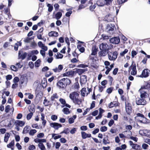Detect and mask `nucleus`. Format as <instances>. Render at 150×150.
I'll return each instance as SVG.
<instances>
[{"instance_id": "4468645a", "label": "nucleus", "mask_w": 150, "mask_h": 150, "mask_svg": "<svg viewBox=\"0 0 150 150\" xmlns=\"http://www.w3.org/2000/svg\"><path fill=\"white\" fill-rule=\"evenodd\" d=\"M87 76L85 75H82L80 77V83L82 85L83 84H85L87 82Z\"/></svg>"}, {"instance_id": "6e6552de", "label": "nucleus", "mask_w": 150, "mask_h": 150, "mask_svg": "<svg viewBox=\"0 0 150 150\" xmlns=\"http://www.w3.org/2000/svg\"><path fill=\"white\" fill-rule=\"evenodd\" d=\"M130 67L132 68V71L131 72V75L135 76L137 74V70H136L135 63L133 61L132 62Z\"/></svg>"}, {"instance_id": "864d4df0", "label": "nucleus", "mask_w": 150, "mask_h": 150, "mask_svg": "<svg viewBox=\"0 0 150 150\" xmlns=\"http://www.w3.org/2000/svg\"><path fill=\"white\" fill-rule=\"evenodd\" d=\"M149 145L143 143L142 145V148L144 149H148Z\"/></svg>"}, {"instance_id": "cd10ccee", "label": "nucleus", "mask_w": 150, "mask_h": 150, "mask_svg": "<svg viewBox=\"0 0 150 150\" xmlns=\"http://www.w3.org/2000/svg\"><path fill=\"white\" fill-rule=\"evenodd\" d=\"M77 47L81 53H83L85 51L84 48L83 47H82L81 45L78 44L77 46Z\"/></svg>"}, {"instance_id": "7c9ffc66", "label": "nucleus", "mask_w": 150, "mask_h": 150, "mask_svg": "<svg viewBox=\"0 0 150 150\" xmlns=\"http://www.w3.org/2000/svg\"><path fill=\"white\" fill-rule=\"evenodd\" d=\"M62 13L60 12H57L55 15V18L57 20H59L62 16Z\"/></svg>"}, {"instance_id": "4be33fe9", "label": "nucleus", "mask_w": 150, "mask_h": 150, "mask_svg": "<svg viewBox=\"0 0 150 150\" xmlns=\"http://www.w3.org/2000/svg\"><path fill=\"white\" fill-rule=\"evenodd\" d=\"M48 35L50 37H57L59 35L58 32L54 31H51L48 33Z\"/></svg>"}, {"instance_id": "473e14b6", "label": "nucleus", "mask_w": 150, "mask_h": 150, "mask_svg": "<svg viewBox=\"0 0 150 150\" xmlns=\"http://www.w3.org/2000/svg\"><path fill=\"white\" fill-rule=\"evenodd\" d=\"M62 111L64 112V113L65 114H68L70 113L69 110V109L67 108H64L62 110Z\"/></svg>"}, {"instance_id": "37998d69", "label": "nucleus", "mask_w": 150, "mask_h": 150, "mask_svg": "<svg viewBox=\"0 0 150 150\" xmlns=\"http://www.w3.org/2000/svg\"><path fill=\"white\" fill-rule=\"evenodd\" d=\"M127 1V0H117V2L119 5H120L124 4Z\"/></svg>"}, {"instance_id": "79ce46f5", "label": "nucleus", "mask_w": 150, "mask_h": 150, "mask_svg": "<svg viewBox=\"0 0 150 150\" xmlns=\"http://www.w3.org/2000/svg\"><path fill=\"white\" fill-rule=\"evenodd\" d=\"M33 115V112H30L28 113L27 115L26 118L28 120H30L32 117Z\"/></svg>"}, {"instance_id": "a19ab883", "label": "nucleus", "mask_w": 150, "mask_h": 150, "mask_svg": "<svg viewBox=\"0 0 150 150\" xmlns=\"http://www.w3.org/2000/svg\"><path fill=\"white\" fill-rule=\"evenodd\" d=\"M69 128H65L63 131L61 132L60 134H62V133H65L66 134H67L69 133Z\"/></svg>"}, {"instance_id": "2f4dec72", "label": "nucleus", "mask_w": 150, "mask_h": 150, "mask_svg": "<svg viewBox=\"0 0 150 150\" xmlns=\"http://www.w3.org/2000/svg\"><path fill=\"white\" fill-rule=\"evenodd\" d=\"M107 29H108V32L110 33H113L114 32V27L112 26V27H110L109 25L107 26Z\"/></svg>"}, {"instance_id": "de8ad7c7", "label": "nucleus", "mask_w": 150, "mask_h": 150, "mask_svg": "<svg viewBox=\"0 0 150 150\" xmlns=\"http://www.w3.org/2000/svg\"><path fill=\"white\" fill-rule=\"evenodd\" d=\"M79 61L78 58L77 57L74 58L71 60V62L72 63H76Z\"/></svg>"}, {"instance_id": "a211bd4d", "label": "nucleus", "mask_w": 150, "mask_h": 150, "mask_svg": "<svg viewBox=\"0 0 150 150\" xmlns=\"http://www.w3.org/2000/svg\"><path fill=\"white\" fill-rule=\"evenodd\" d=\"M120 103L118 102H111L110 103L108 104V106L109 108H112L113 107H117L119 106Z\"/></svg>"}, {"instance_id": "393cba45", "label": "nucleus", "mask_w": 150, "mask_h": 150, "mask_svg": "<svg viewBox=\"0 0 150 150\" xmlns=\"http://www.w3.org/2000/svg\"><path fill=\"white\" fill-rule=\"evenodd\" d=\"M87 71V69H77L76 70V72L79 75H81L82 73H83L86 71Z\"/></svg>"}, {"instance_id": "a878e982", "label": "nucleus", "mask_w": 150, "mask_h": 150, "mask_svg": "<svg viewBox=\"0 0 150 150\" xmlns=\"http://www.w3.org/2000/svg\"><path fill=\"white\" fill-rule=\"evenodd\" d=\"M142 131L143 133V135L149 137H150V131H149L147 130H144Z\"/></svg>"}, {"instance_id": "6ab92c4d", "label": "nucleus", "mask_w": 150, "mask_h": 150, "mask_svg": "<svg viewBox=\"0 0 150 150\" xmlns=\"http://www.w3.org/2000/svg\"><path fill=\"white\" fill-rule=\"evenodd\" d=\"M100 51L98 53V56L99 57H104L107 55V51L103 50H100Z\"/></svg>"}, {"instance_id": "72a5a7b5", "label": "nucleus", "mask_w": 150, "mask_h": 150, "mask_svg": "<svg viewBox=\"0 0 150 150\" xmlns=\"http://www.w3.org/2000/svg\"><path fill=\"white\" fill-rule=\"evenodd\" d=\"M29 131V126H25L24 129L23 131V133L26 134Z\"/></svg>"}, {"instance_id": "052dcab7", "label": "nucleus", "mask_w": 150, "mask_h": 150, "mask_svg": "<svg viewBox=\"0 0 150 150\" xmlns=\"http://www.w3.org/2000/svg\"><path fill=\"white\" fill-rule=\"evenodd\" d=\"M35 110V107L34 105L33 106H31L30 109L29 110V111L30 112H34Z\"/></svg>"}, {"instance_id": "dca6fc26", "label": "nucleus", "mask_w": 150, "mask_h": 150, "mask_svg": "<svg viewBox=\"0 0 150 150\" xmlns=\"http://www.w3.org/2000/svg\"><path fill=\"white\" fill-rule=\"evenodd\" d=\"M139 91L140 93V96L141 98H143L145 99L147 98V96L148 95V94L146 92H145L143 90L139 91Z\"/></svg>"}, {"instance_id": "b1692460", "label": "nucleus", "mask_w": 150, "mask_h": 150, "mask_svg": "<svg viewBox=\"0 0 150 150\" xmlns=\"http://www.w3.org/2000/svg\"><path fill=\"white\" fill-rule=\"evenodd\" d=\"M98 51V48H97L95 46L93 47L92 49V53L91 54V55H95L97 54Z\"/></svg>"}, {"instance_id": "c9c22d12", "label": "nucleus", "mask_w": 150, "mask_h": 150, "mask_svg": "<svg viewBox=\"0 0 150 150\" xmlns=\"http://www.w3.org/2000/svg\"><path fill=\"white\" fill-rule=\"evenodd\" d=\"M25 123L23 121L18 120L17 121V125L20 126L21 127L23 126L25 124Z\"/></svg>"}, {"instance_id": "69168bd1", "label": "nucleus", "mask_w": 150, "mask_h": 150, "mask_svg": "<svg viewBox=\"0 0 150 150\" xmlns=\"http://www.w3.org/2000/svg\"><path fill=\"white\" fill-rule=\"evenodd\" d=\"M45 23V21L42 20H41V21H40V22L38 23L37 24V25L39 26H40L41 25H43V24H44V23Z\"/></svg>"}, {"instance_id": "ddd939ff", "label": "nucleus", "mask_w": 150, "mask_h": 150, "mask_svg": "<svg viewBox=\"0 0 150 150\" xmlns=\"http://www.w3.org/2000/svg\"><path fill=\"white\" fill-rule=\"evenodd\" d=\"M59 101L63 105L62 106V107L66 106V107L69 108H71V106L70 105H69L68 104L66 103V102L64 99L62 98H60L59 99Z\"/></svg>"}, {"instance_id": "f704fd0d", "label": "nucleus", "mask_w": 150, "mask_h": 150, "mask_svg": "<svg viewBox=\"0 0 150 150\" xmlns=\"http://www.w3.org/2000/svg\"><path fill=\"white\" fill-rule=\"evenodd\" d=\"M50 101H48L47 100L46 98L44 100L43 104L45 106H47L50 105Z\"/></svg>"}, {"instance_id": "4d7b16f0", "label": "nucleus", "mask_w": 150, "mask_h": 150, "mask_svg": "<svg viewBox=\"0 0 150 150\" xmlns=\"http://www.w3.org/2000/svg\"><path fill=\"white\" fill-rule=\"evenodd\" d=\"M108 81L106 80H105L102 81L101 82V84L103 86H105V85L107 84Z\"/></svg>"}, {"instance_id": "f03ea898", "label": "nucleus", "mask_w": 150, "mask_h": 150, "mask_svg": "<svg viewBox=\"0 0 150 150\" xmlns=\"http://www.w3.org/2000/svg\"><path fill=\"white\" fill-rule=\"evenodd\" d=\"M79 95L78 93L74 91L70 94L69 97L75 104L80 105L81 102V99L80 100L78 98Z\"/></svg>"}, {"instance_id": "c85d7f7f", "label": "nucleus", "mask_w": 150, "mask_h": 150, "mask_svg": "<svg viewBox=\"0 0 150 150\" xmlns=\"http://www.w3.org/2000/svg\"><path fill=\"white\" fill-rule=\"evenodd\" d=\"M10 134L8 132H6L5 134L4 138V142L7 143L8 141L9 138L10 137Z\"/></svg>"}, {"instance_id": "5fc2aeb1", "label": "nucleus", "mask_w": 150, "mask_h": 150, "mask_svg": "<svg viewBox=\"0 0 150 150\" xmlns=\"http://www.w3.org/2000/svg\"><path fill=\"white\" fill-rule=\"evenodd\" d=\"M128 52V50L127 49H125L124 50L120 53V55L122 56H124L125 54Z\"/></svg>"}, {"instance_id": "0e129e2a", "label": "nucleus", "mask_w": 150, "mask_h": 150, "mask_svg": "<svg viewBox=\"0 0 150 150\" xmlns=\"http://www.w3.org/2000/svg\"><path fill=\"white\" fill-rule=\"evenodd\" d=\"M79 88V85L78 82H76L74 83V88L78 89Z\"/></svg>"}, {"instance_id": "09e8293b", "label": "nucleus", "mask_w": 150, "mask_h": 150, "mask_svg": "<svg viewBox=\"0 0 150 150\" xmlns=\"http://www.w3.org/2000/svg\"><path fill=\"white\" fill-rule=\"evenodd\" d=\"M56 134H53L52 135V137H54V139L55 140L60 138L61 137V135H58L57 136H54L56 135Z\"/></svg>"}, {"instance_id": "423d86ee", "label": "nucleus", "mask_w": 150, "mask_h": 150, "mask_svg": "<svg viewBox=\"0 0 150 150\" xmlns=\"http://www.w3.org/2000/svg\"><path fill=\"white\" fill-rule=\"evenodd\" d=\"M129 143L130 146H132V148L136 150H141L142 149L141 146L137 144H134L132 141H129Z\"/></svg>"}, {"instance_id": "1a4fd4ad", "label": "nucleus", "mask_w": 150, "mask_h": 150, "mask_svg": "<svg viewBox=\"0 0 150 150\" xmlns=\"http://www.w3.org/2000/svg\"><path fill=\"white\" fill-rule=\"evenodd\" d=\"M136 104L137 105H145L147 103V102L145 99L144 98H139L138 100H136Z\"/></svg>"}, {"instance_id": "f3484780", "label": "nucleus", "mask_w": 150, "mask_h": 150, "mask_svg": "<svg viewBox=\"0 0 150 150\" xmlns=\"http://www.w3.org/2000/svg\"><path fill=\"white\" fill-rule=\"evenodd\" d=\"M23 52L21 51H19L18 53V57L19 59L21 58L23 60L24 59L25 57H26L27 53L25 52L23 54H21V53Z\"/></svg>"}, {"instance_id": "8fccbe9b", "label": "nucleus", "mask_w": 150, "mask_h": 150, "mask_svg": "<svg viewBox=\"0 0 150 150\" xmlns=\"http://www.w3.org/2000/svg\"><path fill=\"white\" fill-rule=\"evenodd\" d=\"M137 52L134 50H133L131 52V56L132 57V58H133L135 57V56H136L137 54Z\"/></svg>"}, {"instance_id": "603ef678", "label": "nucleus", "mask_w": 150, "mask_h": 150, "mask_svg": "<svg viewBox=\"0 0 150 150\" xmlns=\"http://www.w3.org/2000/svg\"><path fill=\"white\" fill-rule=\"evenodd\" d=\"M57 55H56L57 59H62L63 57V55L58 52L57 53Z\"/></svg>"}, {"instance_id": "5701e85b", "label": "nucleus", "mask_w": 150, "mask_h": 150, "mask_svg": "<svg viewBox=\"0 0 150 150\" xmlns=\"http://www.w3.org/2000/svg\"><path fill=\"white\" fill-rule=\"evenodd\" d=\"M103 143L105 145L109 144L110 143V141L109 140V137L108 135H106L103 139Z\"/></svg>"}, {"instance_id": "49530a36", "label": "nucleus", "mask_w": 150, "mask_h": 150, "mask_svg": "<svg viewBox=\"0 0 150 150\" xmlns=\"http://www.w3.org/2000/svg\"><path fill=\"white\" fill-rule=\"evenodd\" d=\"M11 69L14 71H18V68L14 65H11L10 67Z\"/></svg>"}, {"instance_id": "3c124183", "label": "nucleus", "mask_w": 150, "mask_h": 150, "mask_svg": "<svg viewBox=\"0 0 150 150\" xmlns=\"http://www.w3.org/2000/svg\"><path fill=\"white\" fill-rule=\"evenodd\" d=\"M72 54L74 57L78 58L79 54L76 52V50L72 53Z\"/></svg>"}, {"instance_id": "20e7f679", "label": "nucleus", "mask_w": 150, "mask_h": 150, "mask_svg": "<svg viewBox=\"0 0 150 150\" xmlns=\"http://www.w3.org/2000/svg\"><path fill=\"white\" fill-rule=\"evenodd\" d=\"M100 50H103L107 51V53L109 52L110 47L106 43H102L99 46Z\"/></svg>"}, {"instance_id": "2eb2a0df", "label": "nucleus", "mask_w": 150, "mask_h": 150, "mask_svg": "<svg viewBox=\"0 0 150 150\" xmlns=\"http://www.w3.org/2000/svg\"><path fill=\"white\" fill-rule=\"evenodd\" d=\"M63 66L61 64L59 65L58 67H56L55 68L52 69V70L55 73H59L61 72L63 69Z\"/></svg>"}, {"instance_id": "680f3d73", "label": "nucleus", "mask_w": 150, "mask_h": 150, "mask_svg": "<svg viewBox=\"0 0 150 150\" xmlns=\"http://www.w3.org/2000/svg\"><path fill=\"white\" fill-rule=\"evenodd\" d=\"M105 88V86H101L99 85L98 86L99 91L101 92L103 91V89Z\"/></svg>"}, {"instance_id": "0eeeda50", "label": "nucleus", "mask_w": 150, "mask_h": 150, "mask_svg": "<svg viewBox=\"0 0 150 150\" xmlns=\"http://www.w3.org/2000/svg\"><path fill=\"white\" fill-rule=\"evenodd\" d=\"M144 89H150V82L149 81H145L144 85L141 86V88L139 89V91Z\"/></svg>"}, {"instance_id": "6e6d98bb", "label": "nucleus", "mask_w": 150, "mask_h": 150, "mask_svg": "<svg viewBox=\"0 0 150 150\" xmlns=\"http://www.w3.org/2000/svg\"><path fill=\"white\" fill-rule=\"evenodd\" d=\"M107 130V127L105 126L101 127L100 128V130L102 132H104L106 131Z\"/></svg>"}, {"instance_id": "f257e3e1", "label": "nucleus", "mask_w": 150, "mask_h": 150, "mask_svg": "<svg viewBox=\"0 0 150 150\" xmlns=\"http://www.w3.org/2000/svg\"><path fill=\"white\" fill-rule=\"evenodd\" d=\"M71 83L70 79L66 78H63L59 80L57 83V85L60 89H64L67 85H69Z\"/></svg>"}, {"instance_id": "4c0bfd02", "label": "nucleus", "mask_w": 150, "mask_h": 150, "mask_svg": "<svg viewBox=\"0 0 150 150\" xmlns=\"http://www.w3.org/2000/svg\"><path fill=\"white\" fill-rule=\"evenodd\" d=\"M39 148L42 150H45L46 149L45 147L42 143H40L38 145Z\"/></svg>"}, {"instance_id": "aec40b11", "label": "nucleus", "mask_w": 150, "mask_h": 150, "mask_svg": "<svg viewBox=\"0 0 150 150\" xmlns=\"http://www.w3.org/2000/svg\"><path fill=\"white\" fill-rule=\"evenodd\" d=\"M81 134L83 139H85L87 137L90 138L91 137V134H87L83 131L81 132Z\"/></svg>"}, {"instance_id": "39448f33", "label": "nucleus", "mask_w": 150, "mask_h": 150, "mask_svg": "<svg viewBox=\"0 0 150 150\" xmlns=\"http://www.w3.org/2000/svg\"><path fill=\"white\" fill-rule=\"evenodd\" d=\"M150 70L148 69H145L143 70L141 74L139 76L141 78H146L149 76Z\"/></svg>"}, {"instance_id": "7ed1b4c3", "label": "nucleus", "mask_w": 150, "mask_h": 150, "mask_svg": "<svg viewBox=\"0 0 150 150\" xmlns=\"http://www.w3.org/2000/svg\"><path fill=\"white\" fill-rule=\"evenodd\" d=\"M108 54L109 59L110 60H115L117 57L118 54L116 51L114 52H110Z\"/></svg>"}, {"instance_id": "f8f14e48", "label": "nucleus", "mask_w": 150, "mask_h": 150, "mask_svg": "<svg viewBox=\"0 0 150 150\" xmlns=\"http://www.w3.org/2000/svg\"><path fill=\"white\" fill-rule=\"evenodd\" d=\"M50 125L51 127L54 128L56 130H57L59 128L62 127V125L61 124L57 122L51 123L50 124Z\"/></svg>"}, {"instance_id": "bb28decb", "label": "nucleus", "mask_w": 150, "mask_h": 150, "mask_svg": "<svg viewBox=\"0 0 150 150\" xmlns=\"http://www.w3.org/2000/svg\"><path fill=\"white\" fill-rule=\"evenodd\" d=\"M14 141L13 140L11 141L8 144H7V146L8 148H11L12 150H13V148L12 147L14 146Z\"/></svg>"}, {"instance_id": "bf43d9fd", "label": "nucleus", "mask_w": 150, "mask_h": 150, "mask_svg": "<svg viewBox=\"0 0 150 150\" xmlns=\"http://www.w3.org/2000/svg\"><path fill=\"white\" fill-rule=\"evenodd\" d=\"M113 89V87H110L108 88L106 90V92L108 94L111 93Z\"/></svg>"}, {"instance_id": "9d476101", "label": "nucleus", "mask_w": 150, "mask_h": 150, "mask_svg": "<svg viewBox=\"0 0 150 150\" xmlns=\"http://www.w3.org/2000/svg\"><path fill=\"white\" fill-rule=\"evenodd\" d=\"M125 109L126 112L128 114L130 115L132 112V106L130 103H127L125 104Z\"/></svg>"}, {"instance_id": "e433bc0d", "label": "nucleus", "mask_w": 150, "mask_h": 150, "mask_svg": "<svg viewBox=\"0 0 150 150\" xmlns=\"http://www.w3.org/2000/svg\"><path fill=\"white\" fill-rule=\"evenodd\" d=\"M58 96L56 93L52 95L50 99L51 101L54 100L55 99H57L58 98Z\"/></svg>"}, {"instance_id": "ea45409f", "label": "nucleus", "mask_w": 150, "mask_h": 150, "mask_svg": "<svg viewBox=\"0 0 150 150\" xmlns=\"http://www.w3.org/2000/svg\"><path fill=\"white\" fill-rule=\"evenodd\" d=\"M21 84L26 82L27 81V78L25 76H21Z\"/></svg>"}, {"instance_id": "58836bf2", "label": "nucleus", "mask_w": 150, "mask_h": 150, "mask_svg": "<svg viewBox=\"0 0 150 150\" xmlns=\"http://www.w3.org/2000/svg\"><path fill=\"white\" fill-rule=\"evenodd\" d=\"M47 6L48 7V11L49 12H51L53 9V6L50 4H48Z\"/></svg>"}, {"instance_id": "774afa93", "label": "nucleus", "mask_w": 150, "mask_h": 150, "mask_svg": "<svg viewBox=\"0 0 150 150\" xmlns=\"http://www.w3.org/2000/svg\"><path fill=\"white\" fill-rule=\"evenodd\" d=\"M88 67V66L84 64H81L78 65L77 67H78L83 68H84Z\"/></svg>"}, {"instance_id": "c03bdc74", "label": "nucleus", "mask_w": 150, "mask_h": 150, "mask_svg": "<svg viewBox=\"0 0 150 150\" xmlns=\"http://www.w3.org/2000/svg\"><path fill=\"white\" fill-rule=\"evenodd\" d=\"M37 132V131L36 129H33L31 130L29 132V134L31 136L35 134Z\"/></svg>"}, {"instance_id": "338daca9", "label": "nucleus", "mask_w": 150, "mask_h": 150, "mask_svg": "<svg viewBox=\"0 0 150 150\" xmlns=\"http://www.w3.org/2000/svg\"><path fill=\"white\" fill-rule=\"evenodd\" d=\"M10 110V106L9 105H7L5 107V112L6 113L8 112Z\"/></svg>"}, {"instance_id": "9b49d317", "label": "nucleus", "mask_w": 150, "mask_h": 150, "mask_svg": "<svg viewBox=\"0 0 150 150\" xmlns=\"http://www.w3.org/2000/svg\"><path fill=\"white\" fill-rule=\"evenodd\" d=\"M120 39L119 37H114L110 40V43L115 44H117L120 42Z\"/></svg>"}, {"instance_id": "412c9836", "label": "nucleus", "mask_w": 150, "mask_h": 150, "mask_svg": "<svg viewBox=\"0 0 150 150\" xmlns=\"http://www.w3.org/2000/svg\"><path fill=\"white\" fill-rule=\"evenodd\" d=\"M96 4L98 6H103L105 4V3L104 0H98Z\"/></svg>"}, {"instance_id": "a18cd8bd", "label": "nucleus", "mask_w": 150, "mask_h": 150, "mask_svg": "<svg viewBox=\"0 0 150 150\" xmlns=\"http://www.w3.org/2000/svg\"><path fill=\"white\" fill-rule=\"evenodd\" d=\"M10 42H6L4 43L3 45V47L4 48L6 49L8 47L10 46Z\"/></svg>"}, {"instance_id": "13d9d810", "label": "nucleus", "mask_w": 150, "mask_h": 150, "mask_svg": "<svg viewBox=\"0 0 150 150\" xmlns=\"http://www.w3.org/2000/svg\"><path fill=\"white\" fill-rule=\"evenodd\" d=\"M35 146L33 145H30L28 147L29 150H33L35 149Z\"/></svg>"}, {"instance_id": "e2e57ef3", "label": "nucleus", "mask_w": 150, "mask_h": 150, "mask_svg": "<svg viewBox=\"0 0 150 150\" xmlns=\"http://www.w3.org/2000/svg\"><path fill=\"white\" fill-rule=\"evenodd\" d=\"M96 7V4H94L93 5H91L89 7V8L90 10L91 11H93V10Z\"/></svg>"}, {"instance_id": "c756f323", "label": "nucleus", "mask_w": 150, "mask_h": 150, "mask_svg": "<svg viewBox=\"0 0 150 150\" xmlns=\"http://www.w3.org/2000/svg\"><path fill=\"white\" fill-rule=\"evenodd\" d=\"M42 87L44 88H45L47 85V83L46 79L44 78L42 81Z\"/></svg>"}]
</instances>
